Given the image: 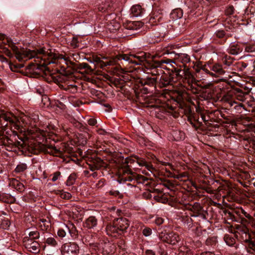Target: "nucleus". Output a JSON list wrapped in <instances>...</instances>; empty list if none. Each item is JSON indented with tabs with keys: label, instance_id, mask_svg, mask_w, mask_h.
<instances>
[{
	"label": "nucleus",
	"instance_id": "f257e3e1",
	"mask_svg": "<svg viewBox=\"0 0 255 255\" xmlns=\"http://www.w3.org/2000/svg\"><path fill=\"white\" fill-rule=\"evenodd\" d=\"M147 54L140 52L137 55H134L128 52V100L132 102H140V93L146 94L148 93L147 88L144 87L145 85L153 86L157 81V78L155 76L157 74H153V77L147 78L142 81L138 76L140 69L137 67H132L130 64L138 65L141 64L145 59ZM148 56H150L149 54Z\"/></svg>",
	"mask_w": 255,
	"mask_h": 255
},
{
	"label": "nucleus",
	"instance_id": "f03ea898",
	"mask_svg": "<svg viewBox=\"0 0 255 255\" xmlns=\"http://www.w3.org/2000/svg\"><path fill=\"white\" fill-rule=\"evenodd\" d=\"M130 150L128 149V164L137 165L140 167H145V168L151 173H153L156 171L152 163H156L158 159L156 156L152 154H148L147 155V159L139 158L137 155L134 154H129ZM130 167L132 165H128V186H135V184L144 183L148 179L139 174L133 172Z\"/></svg>",
	"mask_w": 255,
	"mask_h": 255
},
{
	"label": "nucleus",
	"instance_id": "7ed1b4c3",
	"mask_svg": "<svg viewBox=\"0 0 255 255\" xmlns=\"http://www.w3.org/2000/svg\"><path fill=\"white\" fill-rule=\"evenodd\" d=\"M49 50L51 51L50 49ZM32 58H35V62L36 63H31L27 66L26 70L30 73L36 72L35 71L37 70L49 71V68L47 67V65L54 63L55 62L53 60H55L57 58L63 59L62 55L57 56L55 53L51 51L46 52L44 48L33 50L28 49L27 59Z\"/></svg>",
	"mask_w": 255,
	"mask_h": 255
},
{
	"label": "nucleus",
	"instance_id": "20e7f679",
	"mask_svg": "<svg viewBox=\"0 0 255 255\" xmlns=\"http://www.w3.org/2000/svg\"><path fill=\"white\" fill-rule=\"evenodd\" d=\"M19 122L17 118L10 113H3L0 116V125L1 126L8 127L9 124L15 129H18V123Z\"/></svg>",
	"mask_w": 255,
	"mask_h": 255
},
{
	"label": "nucleus",
	"instance_id": "39448f33",
	"mask_svg": "<svg viewBox=\"0 0 255 255\" xmlns=\"http://www.w3.org/2000/svg\"><path fill=\"white\" fill-rule=\"evenodd\" d=\"M33 150V153L34 154H38L39 153L54 154L60 152L55 147L41 143L40 141H38V143L35 145Z\"/></svg>",
	"mask_w": 255,
	"mask_h": 255
},
{
	"label": "nucleus",
	"instance_id": "423d86ee",
	"mask_svg": "<svg viewBox=\"0 0 255 255\" xmlns=\"http://www.w3.org/2000/svg\"><path fill=\"white\" fill-rule=\"evenodd\" d=\"M113 83L118 88H120V93L118 94L122 103L126 102L128 98V91L126 88L127 82L121 78L114 79Z\"/></svg>",
	"mask_w": 255,
	"mask_h": 255
},
{
	"label": "nucleus",
	"instance_id": "0eeeda50",
	"mask_svg": "<svg viewBox=\"0 0 255 255\" xmlns=\"http://www.w3.org/2000/svg\"><path fill=\"white\" fill-rule=\"evenodd\" d=\"M23 242L24 246L28 251L35 254H38L40 252V246L38 242L27 238H24Z\"/></svg>",
	"mask_w": 255,
	"mask_h": 255
},
{
	"label": "nucleus",
	"instance_id": "6e6552de",
	"mask_svg": "<svg viewBox=\"0 0 255 255\" xmlns=\"http://www.w3.org/2000/svg\"><path fill=\"white\" fill-rule=\"evenodd\" d=\"M79 247L75 243H67L61 247L62 255H78Z\"/></svg>",
	"mask_w": 255,
	"mask_h": 255
},
{
	"label": "nucleus",
	"instance_id": "1a4fd4ad",
	"mask_svg": "<svg viewBox=\"0 0 255 255\" xmlns=\"http://www.w3.org/2000/svg\"><path fill=\"white\" fill-rule=\"evenodd\" d=\"M192 208L191 211L193 213L191 215V217H200L203 219H207L208 215V212L205 210L199 204L194 205Z\"/></svg>",
	"mask_w": 255,
	"mask_h": 255
},
{
	"label": "nucleus",
	"instance_id": "9d476101",
	"mask_svg": "<svg viewBox=\"0 0 255 255\" xmlns=\"http://www.w3.org/2000/svg\"><path fill=\"white\" fill-rule=\"evenodd\" d=\"M124 162L126 164L120 168L118 172L117 181L121 184L125 183L128 180V157L125 158Z\"/></svg>",
	"mask_w": 255,
	"mask_h": 255
},
{
	"label": "nucleus",
	"instance_id": "9b49d317",
	"mask_svg": "<svg viewBox=\"0 0 255 255\" xmlns=\"http://www.w3.org/2000/svg\"><path fill=\"white\" fill-rule=\"evenodd\" d=\"M10 47L15 54L16 58L19 61H22L24 60V59L27 60L28 57V49L24 50V48H22L19 50L18 48L15 46L14 43L11 44Z\"/></svg>",
	"mask_w": 255,
	"mask_h": 255
},
{
	"label": "nucleus",
	"instance_id": "f8f14e48",
	"mask_svg": "<svg viewBox=\"0 0 255 255\" xmlns=\"http://www.w3.org/2000/svg\"><path fill=\"white\" fill-rule=\"evenodd\" d=\"M240 240L248 244L250 249L253 251L252 253H255V243L252 241V233L250 231L239 236V240Z\"/></svg>",
	"mask_w": 255,
	"mask_h": 255
},
{
	"label": "nucleus",
	"instance_id": "ddd939ff",
	"mask_svg": "<svg viewBox=\"0 0 255 255\" xmlns=\"http://www.w3.org/2000/svg\"><path fill=\"white\" fill-rule=\"evenodd\" d=\"M145 10L140 4L133 5L130 8L129 16L130 17H141L145 13Z\"/></svg>",
	"mask_w": 255,
	"mask_h": 255
},
{
	"label": "nucleus",
	"instance_id": "4468645a",
	"mask_svg": "<svg viewBox=\"0 0 255 255\" xmlns=\"http://www.w3.org/2000/svg\"><path fill=\"white\" fill-rule=\"evenodd\" d=\"M184 114L187 117H189L194 122H196L199 127L202 125V122L199 121V115L195 113L190 106H186L184 109Z\"/></svg>",
	"mask_w": 255,
	"mask_h": 255
},
{
	"label": "nucleus",
	"instance_id": "2eb2a0df",
	"mask_svg": "<svg viewBox=\"0 0 255 255\" xmlns=\"http://www.w3.org/2000/svg\"><path fill=\"white\" fill-rule=\"evenodd\" d=\"M179 240L178 235L174 232L166 234L164 235L163 239V241L164 242L172 245H176Z\"/></svg>",
	"mask_w": 255,
	"mask_h": 255
},
{
	"label": "nucleus",
	"instance_id": "dca6fc26",
	"mask_svg": "<svg viewBox=\"0 0 255 255\" xmlns=\"http://www.w3.org/2000/svg\"><path fill=\"white\" fill-rule=\"evenodd\" d=\"M162 11V9L160 8H154L152 16L150 19V21L153 23L161 22L163 19V13Z\"/></svg>",
	"mask_w": 255,
	"mask_h": 255
},
{
	"label": "nucleus",
	"instance_id": "f3484780",
	"mask_svg": "<svg viewBox=\"0 0 255 255\" xmlns=\"http://www.w3.org/2000/svg\"><path fill=\"white\" fill-rule=\"evenodd\" d=\"M117 225L119 230V235L124 234L127 232L128 228V220L125 218H119L117 219Z\"/></svg>",
	"mask_w": 255,
	"mask_h": 255
},
{
	"label": "nucleus",
	"instance_id": "a211bd4d",
	"mask_svg": "<svg viewBox=\"0 0 255 255\" xmlns=\"http://www.w3.org/2000/svg\"><path fill=\"white\" fill-rule=\"evenodd\" d=\"M115 62V60H107L106 61H103L99 57L97 56H93L92 57V62L99 64L101 68H104L108 66L113 64Z\"/></svg>",
	"mask_w": 255,
	"mask_h": 255
},
{
	"label": "nucleus",
	"instance_id": "6ab92c4d",
	"mask_svg": "<svg viewBox=\"0 0 255 255\" xmlns=\"http://www.w3.org/2000/svg\"><path fill=\"white\" fill-rule=\"evenodd\" d=\"M243 50V47L237 43H231L227 49V52L232 55H236L240 54Z\"/></svg>",
	"mask_w": 255,
	"mask_h": 255
},
{
	"label": "nucleus",
	"instance_id": "aec40b11",
	"mask_svg": "<svg viewBox=\"0 0 255 255\" xmlns=\"http://www.w3.org/2000/svg\"><path fill=\"white\" fill-rule=\"evenodd\" d=\"M106 229L107 234L109 236L116 237L117 235H119V230L117 224L115 225V223L113 224L110 223L107 225Z\"/></svg>",
	"mask_w": 255,
	"mask_h": 255
},
{
	"label": "nucleus",
	"instance_id": "412c9836",
	"mask_svg": "<svg viewBox=\"0 0 255 255\" xmlns=\"http://www.w3.org/2000/svg\"><path fill=\"white\" fill-rule=\"evenodd\" d=\"M10 186L15 189L17 191L22 192L25 190L24 185L19 180L15 178H12L9 183Z\"/></svg>",
	"mask_w": 255,
	"mask_h": 255
},
{
	"label": "nucleus",
	"instance_id": "4be33fe9",
	"mask_svg": "<svg viewBox=\"0 0 255 255\" xmlns=\"http://www.w3.org/2000/svg\"><path fill=\"white\" fill-rule=\"evenodd\" d=\"M237 231L234 232H233V230H231V232L234 234V236L237 240H239V236H241L242 234H245L246 232H250L249 229H248L246 226H240L238 225L237 227Z\"/></svg>",
	"mask_w": 255,
	"mask_h": 255
},
{
	"label": "nucleus",
	"instance_id": "5701e85b",
	"mask_svg": "<svg viewBox=\"0 0 255 255\" xmlns=\"http://www.w3.org/2000/svg\"><path fill=\"white\" fill-rule=\"evenodd\" d=\"M15 201V198L9 194L1 193H0V201L7 204H12Z\"/></svg>",
	"mask_w": 255,
	"mask_h": 255
},
{
	"label": "nucleus",
	"instance_id": "b1692460",
	"mask_svg": "<svg viewBox=\"0 0 255 255\" xmlns=\"http://www.w3.org/2000/svg\"><path fill=\"white\" fill-rule=\"evenodd\" d=\"M98 224L97 219L95 216H90L85 222V227L88 229H94Z\"/></svg>",
	"mask_w": 255,
	"mask_h": 255
},
{
	"label": "nucleus",
	"instance_id": "393cba45",
	"mask_svg": "<svg viewBox=\"0 0 255 255\" xmlns=\"http://www.w3.org/2000/svg\"><path fill=\"white\" fill-rule=\"evenodd\" d=\"M183 14L182 9L180 8H177L172 10L170 14V18L174 21L182 17Z\"/></svg>",
	"mask_w": 255,
	"mask_h": 255
},
{
	"label": "nucleus",
	"instance_id": "a878e982",
	"mask_svg": "<svg viewBox=\"0 0 255 255\" xmlns=\"http://www.w3.org/2000/svg\"><path fill=\"white\" fill-rule=\"evenodd\" d=\"M231 217L233 220L241 223L242 224L244 225L243 226H246V225L251 223L254 220L253 217L251 220H249L246 217H243L241 214H240V218L239 219H237L236 217L234 215H231Z\"/></svg>",
	"mask_w": 255,
	"mask_h": 255
},
{
	"label": "nucleus",
	"instance_id": "bb28decb",
	"mask_svg": "<svg viewBox=\"0 0 255 255\" xmlns=\"http://www.w3.org/2000/svg\"><path fill=\"white\" fill-rule=\"evenodd\" d=\"M90 161L95 164V165L100 169L102 167L105 166V163L101 158L99 157H90Z\"/></svg>",
	"mask_w": 255,
	"mask_h": 255
},
{
	"label": "nucleus",
	"instance_id": "cd10ccee",
	"mask_svg": "<svg viewBox=\"0 0 255 255\" xmlns=\"http://www.w3.org/2000/svg\"><path fill=\"white\" fill-rule=\"evenodd\" d=\"M210 68L211 70L215 73V77H217V75H222L225 72L221 66L218 64H216L210 66Z\"/></svg>",
	"mask_w": 255,
	"mask_h": 255
},
{
	"label": "nucleus",
	"instance_id": "c85d7f7f",
	"mask_svg": "<svg viewBox=\"0 0 255 255\" xmlns=\"http://www.w3.org/2000/svg\"><path fill=\"white\" fill-rule=\"evenodd\" d=\"M224 239L227 245L230 247H237L236 245V240L234 237L231 235L226 234L224 236Z\"/></svg>",
	"mask_w": 255,
	"mask_h": 255
},
{
	"label": "nucleus",
	"instance_id": "c756f323",
	"mask_svg": "<svg viewBox=\"0 0 255 255\" xmlns=\"http://www.w3.org/2000/svg\"><path fill=\"white\" fill-rule=\"evenodd\" d=\"M142 26V23L140 21H129L128 20V30L139 29Z\"/></svg>",
	"mask_w": 255,
	"mask_h": 255
},
{
	"label": "nucleus",
	"instance_id": "7c9ffc66",
	"mask_svg": "<svg viewBox=\"0 0 255 255\" xmlns=\"http://www.w3.org/2000/svg\"><path fill=\"white\" fill-rule=\"evenodd\" d=\"M79 69H85L86 73H92L93 72V70L91 68V66L87 63H80L78 66Z\"/></svg>",
	"mask_w": 255,
	"mask_h": 255
},
{
	"label": "nucleus",
	"instance_id": "2f4dec72",
	"mask_svg": "<svg viewBox=\"0 0 255 255\" xmlns=\"http://www.w3.org/2000/svg\"><path fill=\"white\" fill-rule=\"evenodd\" d=\"M65 228L66 230L69 232V234H70L71 237L73 239H76L78 238V231L76 230V228L74 226L72 225V227L70 228L68 226H65Z\"/></svg>",
	"mask_w": 255,
	"mask_h": 255
},
{
	"label": "nucleus",
	"instance_id": "473e14b6",
	"mask_svg": "<svg viewBox=\"0 0 255 255\" xmlns=\"http://www.w3.org/2000/svg\"><path fill=\"white\" fill-rule=\"evenodd\" d=\"M27 168V166L25 163H19L15 168L14 172L16 173H20L24 172Z\"/></svg>",
	"mask_w": 255,
	"mask_h": 255
},
{
	"label": "nucleus",
	"instance_id": "72a5a7b5",
	"mask_svg": "<svg viewBox=\"0 0 255 255\" xmlns=\"http://www.w3.org/2000/svg\"><path fill=\"white\" fill-rule=\"evenodd\" d=\"M40 237V233L37 231H30L28 234V236L25 237L24 238H27L29 239H31V240H35L36 239H38Z\"/></svg>",
	"mask_w": 255,
	"mask_h": 255
},
{
	"label": "nucleus",
	"instance_id": "f704fd0d",
	"mask_svg": "<svg viewBox=\"0 0 255 255\" xmlns=\"http://www.w3.org/2000/svg\"><path fill=\"white\" fill-rule=\"evenodd\" d=\"M49 135V132L47 131L40 130L37 132V137L39 138V140H42V141L46 140L47 136Z\"/></svg>",
	"mask_w": 255,
	"mask_h": 255
},
{
	"label": "nucleus",
	"instance_id": "c9c22d12",
	"mask_svg": "<svg viewBox=\"0 0 255 255\" xmlns=\"http://www.w3.org/2000/svg\"><path fill=\"white\" fill-rule=\"evenodd\" d=\"M214 35L218 38L222 39L223 43L226 42L227 38L223 39L226 36V33L223 30H218L216 31Z\"/></svg>",
	"mask_w": 255,
	"mask_h": 255
},
{
	"label": "nucleus",
	"instance_id": "e433bc0d",
	"mask_svg": "<svg viewBox=\"0 0 255 255\" xmlns=\"http://www.w3.org/2000/svg\"><path fill=\"white\" fill-rule=\"evenodd\" d=\"M76 178L77 176L75 173L71 174L66 181V185L67 186L72 185L75 183Z\"/></svg>",
	"mask_w": 255,
	"mask_h": 255
},
{
	"label": "nucleus",
	"instance_id": "4c0bfd02",
	"mask_svg": "<svg viewBox=\"0 0 255 255\" xmlns=\"http://www.w3.org/2000/svg\"><path fill=\"white\" fill-rule=\"evenodd\" d=\"M87 244L89 245L90 249L92 251L97 252L99 250L100 244L98 243L90 242V241H88Z\"/></svg>",
	"mask_w": 255,
	"mask_h": 255
},
{
	"label": "nucleus",
	"instance_id": "58836bf2",
	"mask_svg": "<svg viewBox=\"0 0 255 255\" xmlns=\"http://www.w3.org/2000/svg\"><path fill=\"white\" fill-rule=\"evenodd\" d=\"M45 242L48 245H49V246H51L52 247H55L57 245V241H56L55 239L53 237L48 238L46 240Z\"/></svg>",
	"mask_w": 255,
	"mask_h": 255
},
{
	"label": "nucleus",
	"instance_id": "ea45409f",
	"mask_svg": "<svg viewBox=\"0 0 255 255\" xmlns=\"http://www.w3.org/2000/svg\"><path fill=\"white\" fill-rule=\"evenodd\" d=\"M245 51L247 52H252L255 51V46L253 44H248L246 43H244Z\"/></svg>",
	"mask_w": 255,
	"mask_h": 255
},
{
	"label": "nucleus",
	"instance_id": "a19ab883",
	"mask_svg": "<svg viewBox=\"0 0 255 255\" xmlns=\"http://www.w3.org/2000/svg\"><path fill=\"white\" fill-rule=\"evenodd\" d=\"M154 199L156 201L162 203H166L168 201V199L164 197L163 195H162L161 196L159 195L154 196Z\"/></svg>",
	"mask_w": 255,
	"mask_h": 255
},
{
	"label": "nucleus",
	"instance_id": "79ce46f5",
	"mask_svg": "<svg viewBox=\"0 0 255 255\" xmlns=\"http://www.w3.org/2000/svg\"><path fill=\"white\" fill-rule=\"evenodd\" d=\"M237 214H238L239 216L240 214H241L243 217H246L249 220H251L252 219V217L249 214L247 213L245 210H244L243 209L238 210V211L237 212Z\"/></svg>",
	"mask_w": 255,
	"mask_h": 255
},
{
	"label": "nucleus",
	"instance_id": "37998d69",
	"mask_svg": "<svg viewBox=\"0 0 255 255\" xmlns=\"http://www.w3.org/2000/svg\"><path fill=\"white\" fill-rule=\"evenodd\" d=\"M10 225V221L8 219L5 218L4 220H3L1 225H0V227L3 229H7Z\"/></svg>",
	"mask_w": 255,
	"mask_h": 255
},
{
	"label": "nucleus",
	"instance_id": "c03bdc74",
	"mask_svg": "<svg viewBox=\"0 0 255 255\" xmlns=\"http://www.w3.org/2000/svg\"><path fill=\"white\" fill-rule=\"evenodd\" d=\"M236 91L238 93V95L237 96L238 100L242 101H244L245 100V98L244 95V92L243 90L240 89H237Z\"/></svg>",
	"mask_w": 255,
	"mask_h": 255
},
{
	"label": "nucleus",
	"instance_id": "a18cd8bd",
	"mask_svg": "<svg viewBox=\"0 0 255 255\" xmlns=\"http://www.w3.org/2000/svg\"><path fill=\"white\" fill-rule=\"evenodd\" d=\"M70 45L73 48H76L79 47V41L78 40L77 37H73Z\"/></svg>",
	"mask_w": 255,
	"mask_h": 255
},
{
	"label": "nucleus",
	"instance_id": "49530a36",
	"mask_svg": "<svg viewBox=\"0 0 255 255\" xmlns=\"http://www.w3.org/2000/svg\"><path fill=\"white\" fill-rule=\"evenodd\" d=\"M40 221L43 223V228L42 230H47L50 226L49 221L44 219H40Z\"/></svg>",
	"mask_w": 255,
	"mask_h": 255
},
{
	"label": "nucleus",
	"instance_id": "de8ad7c7",
	"mask_svg": "<svg viewBox=\"0 0 255 255\" xmlns=\"http://www.w3.org/2000/svg\"><path fill=\"white\" fill-rule=\"evenodd\" d=\"M152 233L151 229L148 227H145L142 230V234L145 237L149 236Z\"/></svg>",
	"mask_w": 255,
	"mask_h": 255
},
{
	"label": "nucleus",
	"instance_id": "09e8293b",
	"mask_svg": "<svg viewBox=\"0 0 255 255\" xmlns=\"http://www.w3.org/2000/svg\"><path fill=\"white\" fill-rule=\"evenodd\" d=\"M231 103L232 107L235 105L234 108L238 111H241L242 108L243 107V105L242 104H238L236 102H231Z\"/></svg>",
	"mask_w": 255,
	"mask_h": 255
},
{
	"label": "nucleus",
	"instance_id": "8fccbe9b",
	"mask_svg": "<svg viewBox=\"0 0 255 255\" xmlns=\"http://www.w3.org/2000/svg\"><path fill=\"white\" fill-rule=\"evenodd\" d=\"M66 231L67 230H66V229H59V230L58 231V232H57L58 236L61 238L64 237L66 235Z\"/></svg>",
	"mask_w": 255,
	"mask_h": 255
},
{
	"label": "nucleus",
	"instance_id": "3c124183",
	"mask_svg": "<svg viewBox=\"0 0 255 255\" xmlns=\"http://www.w3.org/2000/svg\"><path fill=\"white\" fill-rule=\"evenodd\" d=\"M235 9L233 6L231 5L229 6L226 9V13L227 15H230L233 14L234 13Z\"/></svg>",
	"mask_w": 255,
	"mask_h": 255
},
{
	"label": "nucleus",
	"instance_id": "603ef678",
	"mask_svg": "<svg viewBox=\"0 0 255 255\" xmlns=\"http://www.w3.org/2000/svg\"><path fill=\"white\" fill-rule=\"evenodd\" d=\"M52 175H53V177L51 179V180L53 182H55L58 179L59 176L61 175V173L59 171H56V172H54L52 174Z\"/></svg>",
	"mask_w": 255,
	"mask_h": 255
},
{
	"label": "nucleus",
	"instance_id": "864d4df0",
	"mask_svg": "<svg viewBox=\"0 0 255 255\" xmlns=\"http://www.w3.org/2000/svg\"><path fill=\"white\" fill-rule=\"evenodd\" d=\"M55 105L61 110H64L66 108V106L59 101H57L55 103Z\"/></svg>",
	"mask_w": 255,
	"mask_h": 255
},
{
	"label": "nucleus",
	"instance_id": "5fc2aeb1",
	"mask_svg": "<svg viewBox=\"0 0 255 255\" xmlns=\"http://www.w3.org/2000/svg\"><path fill=\"white\" fill-rule=\"evenodd\" d=\"M88 165L89 166V169L92 171H94L97 170H99V168L98 167H97L95 165V164H94L92 162L91 163H88Z\"/></svg>",
	"mask_w": 255,
	"mask_h": 255
},
{
	"label": "nucleus",
	"instance_id": "6e6d98bb",
	"mask_svg": "<svg viewBox=\"0 0 255 255\" xmlns=\"http://www.w3.org/2000/svg\"><path fill=\"white\" fill-rule=\"evenodd\" d=\"M61 196L63 199H69L72 197L71 194L68 192L62 193Z\"/></svg>",
	"mask_w": 255,
	"mask_h": 255
},
{
	"label": "nucleus",
	"instance_id": "4d7b16f0",
	"mask_svg": "<svg viewBox=\"0 0 255 255\" xmlns=\"http://www.w3.org/2000/svg\"><path fill=\"white\" fill-rule=\"evenodd\" d=\"M157 225H160L164 222V219L161 217H156L154 221Z\"/></svg>",
	"mask_w": 255,
	"mask_h": 255
},
{
	"label": "nucleus",
	"instance_id": "13d9d810",
	"mask_svg": "<svg viewBox=\"0 0 255 255\" xmlns=\"http://www.w3.org/2000/svg\"><path fill=\"white\" fill-rule=\"evenodd\" d=\"M3 52L5 54L6 56L11 58L12 57V54L11 53L10 51L6 47L3 48Z\"/></svg>",
	"mask_w": 255,
	"mask_h": 255
},
{
	"label": "nucleus",
	"instance_id": "bf43d9fd",
	"mask_svg": "<svg viewBox=\"0 0 255 255\" xmlns=\"http://www.w3.org/2000/svg\"><path fill=\"white\" fill-rule=\"evenodd\" d=\"M88 123L89 125L91 126H95L97 124V120L94 118H90L88 121Z\"/></svg>",
	"mask_w": 255,
	"mask_h": 255
},
{
	"label": "nucleus",
	"instance_id": "052dcab7",
	"mask_svg": "<svg viewBox=\"0 0 255 255\" xmlns=\"http://www.w3.org/2000/svg\"><path fill=\"white\" fill-rule=\"evenodd\" d=\"M188 121L190 123V124L194 128H197L198 126V124H197L196 122H194L193 120H192L189 117H187Z\"/></svg>",
	"mask_w": 255,
	"mask_h": 255
},
{
	"label": "nucleus",
	"instance_id": "680f3d73",
	"mask_svg": "<svg viewBox=\"0 0 255 255\" xmlns=\"http://www.w3.org/2000/svg\"><path fill=\"white\" fill-rule=\"evenodd\" d=\"M3 43L5 45H8L9 47H10L11 45L13 43L12 42L11 39L6 38V39H4V40L3 41Z\"/></svg>",
	"mask_w": 255,
	"mask_h": 255
},
{
	"label": "nucleus",
	"instance_id": "e2e57ef3",
	"mask_svg": "<svg viewBox=\"0 0 255 255\" xmlns=\"http://www.w3.org/2000/svg\"><path fill=\"white\" fill-rule=\"evenodd\" d=\"M201 69L204 71L206 73L210 75L211 76L214 77V75H215V74H214L213 72H211L209 70H208L207 68H206L205 67H203L201 68Z\"/></svg>",
	"mask_w": 255,
	"mask_h": 255
},
{
	"label": "nucleus",
	"instance_id": "0e129e2a",
	"mask_svg": "<svg viewBox=\"0 0 255 255\" xmlns=\"http://www.w3.org/2000/svg\"><path fill=\"white\" fill-rule=\"evenodd\" d=\"M145 255H156L155 253L151 250H146L145 251Z\"/></svg>",
	"mask_w": 255,
	"mask_h": 255
},
{
	"label": "nucleus",
	"instance_id": "69168bd1",
	"mask_svg": "<svg viewBox=\"0 0 255 255\" xmlns=\"http://www.w3.org/2000/svg\"><path fill=\"white\" fill-rule=\"evenodd\" d=\"M98 9L99 11H101L102 12H104L107 10L108 8L106 7L105 6L100 5L98 7Z\"/></svg>",
	"mask_w": 255,
	"mask_h": 255
},
{
	"label": "nucleus",
	"instance_id": "338daca9",
	"mask_svg": "<svg viewBox=\"0 0 255 255\" xmlns=\"http://www.w3.org/2000/svg\"><path fill=\"white\" fill-rule=\"evenodd\" d=\"M117 58L118 59H124V60H125L126 61H128V56H127L126 54H123V55H119L117 57Z\"/></svg>",
	"mask_w": 255,
	"mask_h": 255
},
{
	"label": "nucleus",
	"instance_id": "774afa93",
	"mask_svg": "<svg viewBox=\"0 0 255 255\" xmlns=\"http://www.w3.org/2000/svg\"><path fill=\"white\" fill-rule=\"evenodd\" d=\"M179 255H193V254L191 251H189L186 252L182 253Z\"/></svg>",
	"mask_w": 255,
	"mask_h": 255
}]
</instances>
